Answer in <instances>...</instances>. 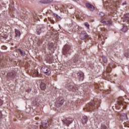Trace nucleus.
I'll return each mask as SVG.
<instances>
[{
    "mask_svg": "<svg viewBox=\"0 0 129 129\" xmlns=\"http://www.w3.org/2000/svg\"><path fill=\"white\" fill-rule=\"evenodd\" d=\"M72 53V50H71V46L68 44H66L63 47V54L66 56H68Z\"/></svg>",
    "mask_w": 129,
    "mask_h": 129,
    "instance_id": "1",
    "label": "nucleus"
},
{
    "mask_svg": "<svg viewBox=\"0 0 129 129\" xmlns=\"http://www.w3.org/2000/svg\"><path fill=\"white\" fill-rule=\"evenodd\" d=\"M117 109H120V106H123V108H126L125 103L124 102L123 98L120 97L118 99V103L116 105Z\"/></svg>",
    "mask_w": 129,
    "mask_h": 129,
    "instance_id": "2",
    "label": "nucleus"
},
{
    "mask_svg": "<svg viewBox=\"0 0 129 129\" xmlns=\"http://www.w3.org/2000/svg\"><path fill=\"white\" fill-rule=\"evenodd\" d=\"M97 108V104L96 103L95 104H93V103H90L87 106L86 108L85 109H86L87 111H92V110H94V109Z\"/></svg>",
    "mask_w": 129,
    "mask_h": 129,
    "instance_id": "3",
    "label": "nucleus"
},
{
    "mask_svg": "<svg viewBox=\"0 0 129 129\" xmlns=\"http://www.w3.org/2000/svg\"><path fill=\"white\" fill-rule=\"evenodd\" d=\"M41 72L42 73H44L47 76H50L51 74V71H50V69L47 67L42 66L41 68Z\"/></svg>",
    "mask_w": 129,
    "mask_h": 129,
    "instance_id": "4",
    "label": "nucleus"
},
{
    "mask_svg": "<svg viewBox=\"0 0 129 129\" xmlns=\"http://www.w3.org/2000/svg\"><path fill=\"white\" fill-rule=\"evenodd\" d=\"M62 122H63L64 125H66L67 127L69 126V124L73 122V119L72 118H67L64 120H62Z\"/></svg>",
    "mask_w": 129,
    "mask_h": 129,
    "instance_id": "5",
    "label": "nucleus"
},
{
    "mask_svg": "<svg viewBox=\"0 0 129 129\" xmlns=\"http://www.w3.org/2000/svg\"><path fill=\"white\" fill-rule=\"evenodd\" d=\"M88 38V34L85 31H82L80 35V39L81 40H85Z\"/></svg>",
    "mask_w": 129,
    "mask_h": 129,
    "instance_id": "6",
    "label": "nucleus"
},
{
    "mask_svg": "<svg viewBox=\"0 0 129 129\" xmlns=\"http://www.w3.org/2000/svg\"><path fill=\"white\" fill-rule=\"evenodd\" d=\"M49 126V122L48 120H44L42 123L40 125V129H46L47 127Z\"/></svg>",
    "mask_w": 129,
    "mask_h": 129,
    "instance_id": "7",
    "label": "nucleus"
},
{
    "mask_svg": "<svg viewBox=\"0 0 129 129\" xmlns=\"http://www.w3.org/2000/svg\"><path fill=\"white\" fill-rule=\"evenodd\" d=\"M15 76H16V72L14 71L8 73L7 74V77L10 80H13V78H15Z\"/></svg>",
    "mask_w": 129,
    "mask_h": 129,
    "instance_id": "8",
    "label": "nucleus"
},
{
    "mask_svg": "<svg viewBox=\"0 0 129 129\" xmlns=\"http://www.w3.org/2000/svg\"><path fill=\"white\" fill-rule=\"evenodd\" d=\"M101 23L106 26H111L112 25V21L111 20H108L107 21L104 20H101Z\"/></svg>",
    "mask_w": 129,
    "mask_h": 129,
    "instance_id": "9",
    "label": "nucleus"
},
{
    "mask_svg": "<svg viewBox=\"0 0 129 129\" xmlns=\"http://www.w3.org/2000/svg\"><path fill=\"white\" fill-rule=\"evenodd\" d=\"M63 103H64V100L62 99H59L58 101H57L55 102V104L57 107H59V106H61Z\"/></svg>",
    "mask_w": 129,
    "mask_h": 129,
    "instance_id": "10",
    "label": "nucleus"
},
{
    "mask_svg": "<svg viewBox=\"0 0 129 129\" xmlns=\"http://www.w3.org/2000/svg\"><path fill=\"white\" fill-rule=\"evenodd\" d=\"M86 6L87 8V9H88V10H89V11H94V6H93V5L89 4V3H87L86 4Z\"/></svg>",
    "mask_w": 129,
    "mask_h": 129,
    "instance_id": "11",
    "label": "nucleus"
},
{
    "mask_svg": "<svg viewBox=\"0 0 129 129\" xmlns=\"http://www.w3.org/2000/svg\"><path fill=\"white\" fill-rule=\"evenodd\" d=\"M123 22H129V14H126L124 15L123 17L122 18Z\"/></svg>",
    "mask_w": 129,
    "mask_h": 129,
    "instance_id": "12",
    "label": "nucleus"
},
{
    "mask_svg": "<svg viewBox=\"0 0 129 129\" xmlns=\"http://www.w3.org/2000/svg\"><path fill=\"white\" fill-rule=\"evenodd\" d=\"M69 87L70 89L72 90V91H74V92H75V91H77V90H78V88L76 87V85H70Z\"/></svg>",
    "mask_w": 129,
    "mask_h": 129,
    "instance_id": "13",
    "label": "nucleus"
},
{
    "mask_svg": "<svg viewBox=\"0 0 129 129\" xmlns=\"http://www.w3.org/2000/svg\"><path fill=\"white\" fill-rule=\"evenodd\" d=\"M87 121H88V118L86 116H83L82 118V122L83 124H86V123H87Z\"/></svg>",
    "mask_w": 129,
    "mask_h": 129,
    "instance_id": "14",
    "label": "nucleus"
},
{
    "mask_svg": "<svg viewBox=\"0 0 129 129\" xmlns=\"http://www.w3.org/2000/svg\"><path fill=\"white\" fill-rule=\"evenodd\" d=\"M120 119L121 120H127V115L126 114H122L120 116Z\"/></svg>",
    "mask_w": 129,
    "mask_h": 129,
    "instance_id": "15",
    "label": "nucleus"
},
{
    "mask_svg": "<svg viewBox=\"0 0 129 129\" xmlns=\"http://www.w3.org/2000/svg\"><path fill=\"white\" fill-rule=\"evenodd\" d=\"M15 37L16 38H20V37H21V31H20V30H17V29H15Z\"/></svg>",
    "mask_w": 129,
    "mask_h": 129,
    "instance_id": "16",
    "label": "nucleus"
},
{
    "mask_svg": "<svg viewBox=\"0 0 129 129\" xmlns=\"http://www.w3.org/2000/svg\"><path fill=\"white\" fill-rule=\"evenodd\" d=\"M75 15L76 18H78V19H80V18L82 17V13H81V12H78L77 11L75 12Z\"/></svg>",
    "mask_w": 129,
    "mask_h": 129,
    "instance_id": "17",
    "label": "nucleus"
},
{
    "mask_svg": "<svg viewBox=\"0 0 129 129\" xmlns=\"http://www.w3.org/2000/svg\"><path fill=\"white\" fill-rule=\"evenodd\" d=\"M78 76L79 77L80 80H83V77L84 76V74L82 72H80L78 73Z\"/></svg>",
    "mask_w": 129,
    "mask_h": 129,
    "instance_id": "18",
    "label": "nucleus"
},
{
    "mask_svg": "<svg viewBox=\"0 0 129 129\" xmlns=\"http://www.w3.org/2000/svg\"><path fill=\"white\" fill-rule=\"evenodd\" d=\"M17 52L18 53H20L21 56H25V55H26V53H25V51L21 49H17Z\"/></svg>",
    "mask_w": 129,
    "mask_h": 129,
    "instance_id": "19",
    "label": "nucleus"
},
{
    "mask_svg": "<svg viewBox=\"0 0 129 129\" xmlns=\"http://www.w3.org/2000/svg\"><path fill=\"white\" fill-rule=\"evenodd\" d=\"M40 88L41 90H45V89H46V84L44 83H41L40 85Z\"/></svg>",
    "mask_w": 129,
    "mask_h": 129,
    "instance_id": "20",
    "label": "nucleus"
},
{
    "mask_svg": "<svg viewBox=\"0 0 129 129\" xmlns=\"http://www.w3.org/2000/svg\"><path fill=\"white\" fill-rule=\"evenodd\" d=\"M73 61L74 63H76L78 61V55H75L73 58Z\"/></svg>",
    "mask_w": 129,
    "mask_h": 129,
    "instance_id": "21",
    "label": "nucleus"
},
{
    "mask_svg": "<svg viewBox=\"0 0 129 129\" xmlns=\"http://www.w3.org/2000/svg\"><path fill=\"white\" fill-rule=\"evenodd\" d=\"M53 47H54V43L52 42L48 43V48L50 50H52V48H53Z\"/></svg>",
    "mask_w": 129,
    "mask_h": 129,
    "instance_id": "22",
    "label": "nucleus"
},
{
    "mask_svg": "<svg viewBox=\"0 0 129 129\" xmlns=\"http://www.w3.org/2000/svg\"><path fill=\"white\" fill-rule=\"evenodd\" d=\"M35 77H39L40 75H39V72L37 71H35L33 74Z\"/></svg>",
    "mask_w": 129,
    "mask_h": 129,
    "instance_id": "23",
    "label": "nucleus"
},
{
    "mask_svg": "<svg viewBox=\"0 0 129 129\" xmlns=\"http://www.w3.org/2000/svg\"><path fill=\"white\" fill-rule=\"evenodd\" d=\"M122 32H124V33H125V32L127 31V26H124L122 28Z\"/></svg>",
    "mask_w": 129,
    "mask_h": 129,
    "instance_id": "24",
    "label": "nucleus"
},
{
    "mask_svg": "<svg viewBox=\"0 0 129 129\" xmlns=\"http://www.w3.org/2000/svg\"><path fill=\"white\" fill-rule=\"evenodd\" d=\"M102 59L104 63H107V58L105 56H102Z\"/></svg>",
    "mask_w": 129,
    "mask_h": 129,
    "instance_id": "25",
    "label": "nucleus"
},
{
    "mask_svg": "<svg viewBox=\"0 0 129 129\" xmlns=\"http://www.w3.org/2000/svg\"><path fill=\"white\" fill-rule=\"evenodd\" d=\"M84 25L87 29H89V24H88V22H85Z\"/></svg>",
    "mask_w": 129,
    "mask_h": 129,
    "instance_id": "26",
    "label": "nucleus"
},
{
    "mask_svg": "<svg viewBox=\"0 0 129 129\" xmlns=\"http://www.w3.org/2000/svg\"><path fill=\"white\" fill-rule=\"evenodd\" d=\"M111 71V66H110V64H109V68L107 69V72H110Z\"/></svg>",
    "mask_w": 129,
    "mask_h": 129,
    "instance_id": "27",
    "label": "nucleus"
},
{
    "mask_svg": "<svg viewBox=\"0 0 129 129\" xmlns=\"http://www.w3.org/2000/svg\"><path fill=\"white\" fill-rule=\"evenodd\" d=\"M101 129H107V127H106V126L104 124H102L101 126Z\"/></svg>",
    "mask_w": 129,
    "mask_h": 129,
    "instance_id": "28",
    "label": "nucleus"
},
{
    "mask_svg": "<svg viewBox=\"0 0 129 129\" xmlns=\"http://www.w3.org/2000/svg\"><path fill=\"white\" fill-rule=\"evenodd\" d=\"M118 6H119V2H117L116 3V4L115 5V8H117L118 7Z\"/></svg>",
    "mask_w": 129,
    "mask_h": 129,
    "instance_id": "29",
    "label": "nucleus"
},
{
    "mask_svg": "<svg viewBox=\"0 0 129 129\" xmlns=\"http://www.w3.org/2000/svg\"><path fill=\"white\" fill-rule=\"evenodd\" d=\"M53 15L55 17V18H57V19H60V16H58V15L56 14H53Z\"/></svg>",
    "mask_w": 129,
    "mask_h": 129,
    "instance_id": "30",
    "label": "nucleus"
},
{
    "mask_svg": "<svg viewBox=\"0 0 129 129\" xmlns=\"http://www.w3.org/2000/svg\"><path fill=\"white\" fill-rule=\"evenodd\" d=\"M3 100H2V99H0V106H2V105H3Z\"/></svg>",
    "mask_w": 129,
    "mask_h": 129,
    "instance_id": "31",
    "label": "nucleus"
},
{
    "mask_svg": "<svg viewBox=\"0 0 129 129\" xmlns=\"http://www.w3.org/2000/svg\"><path fill=\"white\" fill-rule=\"evenodd\" d=\"M3 117V114H2V112L0 111V119Z\"/></svg>",
    "mask_w": 129,
    "mask_h": 129,
    "instance_id": "32",
    "label": "nucleus"
},
{
    "mask_svg": "<svg viewBox=\"0 0 129 129\" xmlns=\"http://www.w3.org/2000/svg\"><path fill=\"white\" fill-rule=\"evenodd\" d=\"M53 0H48V3H52V2H53Z\"/></svg>",
    "mask_w": 129,
    "mask_h": 129,
    "instance_id": "33",
    "label": "nucleus"
},
{
    "mask_svg": "<svg viewBox=\"0 0 129 129\" xmlns=\"http://www.w3.org/2000/svg\"><path fill=\"white\" fill-rule=\"evenodd\" d=\"M44 29H45V28H40L41 32H43V30H44Z\"/></svg>",
    "mask_w": 129,
    "mask_h": 129,
    "instance_id": "34",
    "label": "nucleus"
},
{
    "mask_svg": "<svg viewBox=\"0 0 129 129\" xmlns=\"http://www.w3.org/2000/svg\"><path fill=\"white\" fill-rule=\"evenodd\" d=\"M124 5H126V2H124L122 3L123 6H124Z\"/></svg>",
    "mask_w": 129,
    "mask_h": 129,
    "instance_id": "35",
    "label": "nucleus"
},
{
    "mask_svg": "<svg viewBox=\"0 0 129 129\" xmlns=\"http://www.w3.org/2000/svg\"><path fill=\"white\" fill-rule=\"evenodd\" d=\"M74 2H78V0H73Z\"/></svg>",
    "mask_w": 129,
    "mask_h": 129,
    "instance_id": "36",
    "label": "nucleus"
},
{
    "mask_svg": "<svg viewBox=\"0 0 129 129\" xmlns=\"http://www.w3.org/2000/svg\"><path fill=\"white\" fill-rule=\"evenodd\" d=\"M65 129H69V128L68 127H66Z\"/></svg>",
    "mask_w": 129,
    "mask_h": 129,
    "instance_id": "37",
    "label": "nucleus"
},
{
    "mask_svg": "<svg viewBox=\"0 0 129 129\" xmlns=\"http://www.w3.org/2000/svg\"><path fill=\"white\" fill-rule=\"evenodd\" d=\"M102 45H103V43H102Z\"/></svg>",
    "mask_w": 129,
    "mask_h": 129,
    "instance_id": "38",
    "label": "nucleus"
},
{
    "mask_svg": "<svg viewBox=\"0 0 129 129\" xmlns=\"http://www.w3.org/2000/svg\"><path fill=\"white\" fill-rule=\"evenodd\" d=\"M101 14H103V13H101Z\"/></svg>",
    "mask_w": 129,
    "mask_h": 129,
    "instance_id": "39",
    "label": "nucleus"
}]
</instances>
